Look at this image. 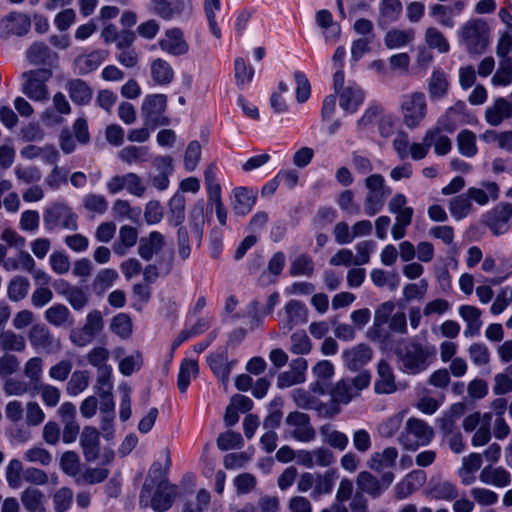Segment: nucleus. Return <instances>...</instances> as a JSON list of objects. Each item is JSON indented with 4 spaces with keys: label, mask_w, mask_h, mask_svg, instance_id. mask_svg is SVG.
<instances>
[{
    "label": "nucleus",
    "mask_w": 512,
    "mask_h": 512,
    "mask_svg": "<svg viewBox=\"0 0 512 512\" xmlns=\"http://www.w3.org/2000/svg\"><path fill=\"white\" fill-rule=\"evenodd\" d=\"M435 352V347L430 344L415 340L407 341L397 350L399 367L406 374H419L432 364Z\"/></svg>",
    "instance_id": "obj_1"
},
{
    "label": "nucleus",
    "mask_w": 512,
    "mask_h": 512,
    "mask_svg": "<svg viewBox=\"0 0 512 512\" xmlns=\"http://www.w3.org/2000/svg\"><path fill=\"white\" fill-rule=\"evenodd\" d=\"M177 496V487L166 479H161L157 484L147 479L140 495V502L145 506H151L155 512H165L172 506Z\"/></svg>",
    "instance_id": "obj_2"
},
{
    "label": "nucleus",
    "mask_w": 512,
    "mask_h": 512,
    "mask_svg": "<svg viewBox=\"0 0 512 512\" xmlns=\"http://www.w3.org/2000/svg\"><path fill=\"white\" fill-rule=\"evenodd\" d=\"M458 42L469 53H481L489 42L488 23L480 18L467 20L457 31Z\"/></svg>",
    "instance_id": "obj_3"
},
{
    "label": "nucleus",
    "mask_w": 512,
    "mask_h": 512,
    "mask_svg": "<svg viewBox=\"0 0 512 512\" xmlns=\"http://www.w3.org/2000/svg\"><path fill=\"white\" fill-rule=\"evenodd\" d=\"M434 438L433 428L424 420L411 417L398 436V443L403 449L416 451L419 447L427 446Z\"/></svg>",
    "instance_id": "obj_4"
},
{
    "label": "nucleus",
    "mask_w": 512,
    "mask_h": 512,
    "mask_svg": "<svg viewBox=\"0 0 512 512\" xmlns=\"http://www.w3.org/2000/svg\"><path fill=\"white\" fill-rule=\"evenodd\" d=\"M400 112L404 125L414 130L421 127L428 113L426 96L422 92H412L403 96Z\"/></svg>",
    "instance_id": "obj_5"
},
{
    "label": "nucleus",
    "mask_w": 512,
    "mask_h": 512,
    "mask_svg": "<svg viewBox=\"0 0 512 512\" xmlns=\"http://www.w3.org/2000/svg\"><path fill=\"white\" fill-rule=\"evenodd\" d=\"M52 77L50 69H36L22 74L21 91L33 101L42 102L48 99L46 83Z\"/></svg>",
    "instance_id": "obj_6"
},
{
    "label": "nucleus",
    "mask_w": 512,
    "mask_h": 512,
    "mask_svg": "<svg viewBox=\"0 0 512 512\" xmlns=\"http://www.w3.org/2000/svg\"><path fill=\"white\" fill-rule=\"evenodd\" d=\"M103 329V314L101 311L93 309L86 314L83 326L70 332L69 339L74 345L84 347L90 344Z\"/></svg>",
    "instance_id": "obj_7"
},
{
    "label": "nucleus",
    "mask_w": 512,
    "mask_h": 512,
    "mask_svg": "<svg viewBox=\"0 0 512 512\" xmlns=\"http://www.w3.org/2000/svg\"><path fill=\"white\" fill-rule=\"evenodd\" d=\"M44 225L48 230L62 228L70 231L78 229V216L64 203H53L44 211Z\"/></svg>",
    "instance_id": "obj_8"
},
{
    "label": "nucleus",
    "mask_w": 512,
    "mask_h": 512,
    "mask_svg": "<svg viewBox=\"0 0 512 512\" xmlns=\"http://www.w3.org/2000/svg\"><path fill=\"white\" fill-rule=\"evenodd\" d=\"M286 436L296 441L308 443L316 438V431L310 422V417L302 412L294 411L285 419Z\"/></svg>",
    "instance_id": "obj_9"
},
{
    "label": "nucleus",
    "mask_w": 512,
    "mask_h": 512,
    "mask_svg": "<svg viewBox=\"0 0 512 512\" xmlns=\"http://www.w3.org/2000/svg\"><path fill=\"white\" fill-rule=\"evenodd\" d=\"M167 106V98L163 94L148 95L144 98L141 113L147 125L157 126L168 124L164 113Z\"/></svg>",
    "instance_id": "obj_10"
},
{
    "label": "nucleus",
    "mask_w": 512,
    "mask_h": 512,
    "mask_svg": "<svg viewBox=\"0 0 512 512\" xmlns=\"http://www.w3.org/2000/svg\"><path fill=\"white\" fill-rule=\"evenodd\" d=\"M511 220L512 204L501 203L485 214L484 222L494 235L499 236L509 230Z\"/></svg>",
    "instance_id": "obj_11"
},
{
    "label": "nucleus",
    "mask_w": 512,
    "mask_h": 512,
    "mask_svg": "<svg viewBox=\"0 0 512 512\" xmlns=\"http://www.w3.org/2000/svg\"><path fill=\"white\" fill-rule=\"evenodd\" d=\"M393 481L394 474L392 472L384 473L381 480H379L370 472L362 471L356 479L358 488L372 497H379Z\"/></svg>",
    "instance_id": "obj_12"
},
{
    "label": "nucleus",
    "mask_w": 512,
    "mask_h": 512,
    "mask_svg": "<svg viewBox=\"0 0 512 512\" xmlns=\"http://www.w3.org/2000/svg\"><path fill=\"white\" fill-rule=\"evenodd\" d=\"M159 48L172 56H182L189 52V44L180 28L167 29L158 41Z\"/></svg>",
    "instance_id": "obj_13"
},
{
    "label": "nucleus",
    "mask_w": 512,
    "mask_h": 512,
    "mask_svg": "<svg viewBox=\"0 0 512 512\" xmlns=\"http://www.w3.org/2000/svg\"><path fill=\"white\" fill-rule=\"evenodd\" d=\"M28 339L32 347L54 353L61 349V341L53 336L44 324H36L31 327Z\"/></svg>",
    "instance_id": "obj_14"
},
{
    "label": "nucleus",
    "mask_w": 512,
    "mask_h": 512,
    "mask_svg": "<svg viewBox=\"0 0 512 512\" xmlns=\"http://www.w3.org/2000/svg\"><path fill=\"white\" fill-rule=\"evenodd\" d=\"M465 7L466 3L462 0H457L450 5L433 4L429 8V15L441 26L453 28L455 26L454 18L459 16Z\"/></svg>",
    "instance_id": "obj_15"
},
{
    "label": "nucleus",
    "mask_w": 512,
    "mask_h": 512,
    "mask_svg": "<svg viewBox=\"0 0 512 512\" xmlns=\"http://www.w3.org/2000/svg\"><path fill=\"white\" fill-rule=\"evenodd\" d=\"M339 106L346 113L353 114L363 104L365 92L356 83H348L338 91Z\"/></svg>",
    "instance_id": "obj_16"
},
{
    "label": "nucleus",
    "mask_w": 512,
    "mask_h": 512,
    "mask_svg": "<svg viewBox=\"0 0 512 512\" xmlns=\"http://www.w3.org/2000/svg\"><path fill=\"white\" fill-rule=\"evenodd\" d=\"M344 366L356 371L366 365L372 358V350L366 344H359L342 352Z\"/></svg>",
    "instance_id": "obj_17"
},
{
    "label": "nucleus",
    "mask_w": 512,
    "mask_h": 512,
    "mask_svg": "<svg viewBox=\"0 0 512 512\" xmlns=\"http://www.w3.org/2000/svg\"><path fill=\"white\" fill-rule=\"evenodd\" d=\"M307 368L308 363L304 358L292 360L289 371L283 372L278 376V387L287 388L295 384L303 383L306 380Z\"/></svg>",
    "instance_id": "obj_18"
},
{
    "label": "nucleus",
    "mask_w": 512,
    "mask_h": 512,
    "mask_svg": "<svg viewBox=\"0 0 512 512\" xmlns=\"http://www.w3.org/2000/svg\"><path fill=\"white\" fill-rule=\"evenodd\" d=\"M307 308L297 300H290L284 306V316L281 319V326L286 331H291L293 327L303 324L307 321Z\"/></svg>",
    "instance_id": "obj_19"
},
{
    "label": "nucleus",
    "mask_w": 512,
    "mask_h": 512,
    "mask_svg": "<svg viewBox=\"0 0 512 512\" xmlns=\"http://www.w3.org/2000/svg\"><path fill=\"white\" fill-rule=\"evenodd\" d=\"M469 199L479 206H485L490 201H496L500 196V187L494 181H483L481 187H470L466 191Z\"/></svg>",
    "instance_id": "obj_20"
},
{
    "label": "nucleus",
    "mask_w": 512,
    "mask_h": 512,
    "mask_svg": "<svg viewBox=\"0 0 512 512\" xmlns=\"http://www.w3.org/2000/svg\"><path fill=\"white\" fill-rule=\"evenodd\" d=\"M425 480L426 476L423 471H411L396 484L395 497L399 500L408 498L425 483Z\"/></svg>",
    "instance_id": "obj_21"
},
{
    "label": "nucleus",
    "mask_w": 512,
    "mask_h": 512,
    "mask_svg": "<svg viewBox=\"0 0 512 512\" xmlns=\"http://www.w3.org/2000/svg\"><path fill=\"white\" fill-rule=\"evenodd\" d=\"M208 218L209 215L205 212L204 200L202 198L198 199L189 209L188 225L199 243L202 241L204 227Z\"/></svg>",
    "instance_id": "obj_22"
},
{
    "label": "nucleus",
    "mask_w": 512,
    "mask_h": 512,
    "mask_svg": "<svg viewBox=\"0 0 512 512\" xmlns=\"http://www.w3.org/2000/svg\"><path fill=\"white\" fill-rule=\"evenodd\" d=\"M512 117V104L505 98H497L485 111V120L491 126H499Z\"/></svg>",
    "instance_id": "obj_23"
},
{
    "label": "nucleus",
    "mask_w": 512,
    "mask_h": 512,
    "mask_svg": "<svg viewBox=\"0 0 512 512\" xmlns=\"http://www.w3.org/2000/svg\"><path fill=\"white\" fill-rule=\"evenodd\" d=\"M378 378L375 381L374 389L378 394H391L396 391L395 376L392 367L384 360L378 363Z\"/></svg>",
    "instance_id": "obj_24"
},
{
    "label": "nucleus",
    "mask_w": 512,
    "mask_h": 512,
    "mask_svg": "<svg viewBox=\"0 0 512 512\" xmlns=\"http://www.w3.org/2000/svg\"><path fill=\"white\" fill-rule=\"evenodd\" d=\"M458 314L466 323L465 337L479 334L483 324L481 320L482 312L479 308L472 305H461L458 308Z\"/></svg>",
    "instance_id": "obj_25"
},
{
    "label": "nucleus",
    "mask_w": 512,
    "mask_h": 512,
    "mask_svg": "<svg viewBox=\"0 0 512 512\" xmlns=\"http://www.w3.org/2000/svg\"><path fill=\"white\" fill-rule=\"evenodd\" d=\"M149 67L151 78L156 85H168L174 79V70L171 64L163 58L150 59Z\"/></svg>",
    "instance_id": "obj_26"
},
{
    "label": "nucleus",
    "mask_w": 512,
    "mask_h": 512,
    "mask_svg": "<svg viewBox=\"0 0 512 512\" xmlns=\"http://www.w3.org/2000/svg\"><path fill=\"white\" fill-rule=\"evenodd\" d=\"M80 443L87 461H94L99 454L100 433L94 427L87 426L83 429Z\"/></svg>",
    "instance_id": "obj_27"
},
{
    "label": "nucleus",
    "mask_w": 512,
    "mask_h": 512,
    "mask_svg": "<svg viewBox=\"0 0 512 512\" xmlns=\"http://www.w3.org/2000/svg\"><path fill=\"white\" fill-rule=\"evenodd\" d=\"M479 479L486 485L503 488L511 483V474L502 467H484L479 475Z\"/></svg>",
    "instance_id": "obj_28"
},
{
    "label": "nucleus",
    "mask_w": 512,
    "mask_h": 512,
    "mask_svg": "<svg viewBox=\"0 0 512 512\" xmlns=\"http://www.w3.org/2000/svg\"><path fill=\"white\" fill-rule=\"evenodd\" d=\"M448 75L441 69H435L428 80V93L431 100L443 99L449 90Z\"/></svg>",
    "instance_id": "obj_29"
},
{
    "label": "nucleus",
    "mask_w": 512,
    "mask_h": 512,
    "mask_svg": "<svg viewBox=\"0 0 512 512\" xmlns=\"http://www.w3.org/2000/svg\"><path fill=\"white\" fill-rule=\"evenodd\" d=\"M398 458L395 447H386L382 451L374 452L367 461V466L376 472L391 468Z\"/></svg>",
    "instance_id": "obj_30"
},
{
    "label": "nucleus",
    "mask_w": 512,
    "mask_h": 512,
    "mask_svg": "<svg viewBox=\"0 0 512 512\" xmlns=\"http://www.w3.org/2000/svg\"><path fill=\"white\" fill-rule=\"evenodd\" d=\"M335 373L334 365L329 360H321L312 367V374L316 382L310 385L311 391L316 394H324L325 387L322 382L330 380Z\"/></svg>",
    "instance_id": "obj_31"
},
{
    "label": "nucleus",
    "mask_w": 512,
    "mask_h": 512,
    "mask_svg": "<svg viewBox=\"0 0 512 512\" xmlns=\"http://www.w3.org/2000/svg\"><path fill=\"white\" fill-rule=\"evenodd\" d=\"M45 320L55 327L73 324V316L64 304L57 303L49 307L44 313Z\"/></svg>",
    "instance_id": "obj_32"
},
{
    "label": "nucleus",
    "mask_w": 512,
    "mask_h": 512,
    "mask_svg": "<svg viewBox=\"0 0 512 512\" xmlns=\"http://www.w3.org/2000/svg\"><path fill=\"white\" fill-rule=\"evenodd\" d=\"M480 139L488 145L511 152L512 151V130H486L481 134Z\"/></svg>",
    "instance_id": "obj_33"
},
{
    "label": "nucleus",
    "mask_w": 512,
    "mask_h": 512,
    "mask_svg": "<svg viewBox=\"0 0 512 512\" xmlns=\"http://www.w3.org/2000/svg\"><path fill=\"white\" fill-rule=\"evenodd\" d=\"M415 32L413 29H398L394 28L389 30L384 37V43L389 49H400L405 47L414 40Z\"/></svg>",
    "instance_id": "obj_34"
},
{
    "label": "nucleus",
    "mask_w": 512,
    "mask_h": 512,
    "mask_svg": "<svg viewBox=\"0 0 512 512\" xmlns=\"http://www.w3.org/2000/svg\"><path fill=\"white\" fill-rule=\"evenodd\" d=\"M163 245V235L157 231H153L147 238L141 239L138 248L139 255L145 260H150L162 249Z\"/></svg>",
    "instance_id": "obj_35"
},
{
    "label": "nucleus",
    "mask_w": 512,
    "mask_h": 512,
    "mask_svg": "<svg viewBox=\"0 0 512 512\" xmlns=\"http://www.w3.org/2000/svg\"><path fill=\"white\" fill-rule=\"evenodd\" d=\"M234 204L233 208L235 212L239 215H246L248 214L256 202V196L247 188L244 187H238L234 189Z\"/></svg>",
    "instance_id": "obj_36"
},
{
    "label": "nucleus",
    "mask_w": 512,
    "mask_h": 512,
    "mask_svg": "<svg viewBox=\"0 0 512 512\" xmlns=\"http://www.w3.org/2000/svg\"><path fill=\"white\" fill-rule=\"evenodd\" d=\"M199 374V366L197 361L192 359H184L179 368L177 385L182 393H185L193 378Z\"/></svg>",
    "instance_id": "obj_37"
},
{
    "label": "nucleus",
    "mask_w": 512,
    "mask_h": 512,
    "mask_svg": "<svg viewBox=\"0 0 512 512\" xmlns=\"http://www.w3.org/2000/svg\"><path fill=\"white\" fill-rule=\"evenodd\" d=\"M106 53L104 51H93L86 55L77 57L74 64L81 74H87L96 70L105 60Z\"/></svg>",
    "instance_id": "obj_38"
},
{
    "label": "nucleus",
    "mask_w": 512,
    "mask_h": 512,
    "mask_svg": "<svg viewBox=\"0 0 512 512\" xmlns=\"http://www.w3.org/2000/svg\"><path fill=\"white\" fill-rule=\"evenodd\" d=\"M3 22L8 32L18 36L26 34L31 27L30 18L23 13H10Z\"/></svg>",
    "instance_id": "obj_39"
},
{
    "label": "nucleus",
    "mask_w": 512,
    "mask_h": 512,
    "mask_svg": "<svg viewBox=\"0 0 512 512\" xmlns=\"http://www.w3.org/2000/svg\"><path fill=\"white\" fill-rule=\"evenodd\" d=\"M21 501L28 512H46L45 496L36 488H27L21 494Z\"/></svg>",
    "instance_id": "obj_40"
},
{
    "label": "nucleus",
    "mask_w": 512,
    "mask_h": 512,
    "mask_svg": "<svg viewBox=\"0 0 512 512\" xmlns=\"http://www.w3.org/2000/svg\"><path fill=\"white\" fill-rule=\"evenodd\" d=\"M68 92L72 101L79 105H86L92 98L91 88L80 79L71 80L68 85Z\"/></svg>",
    "instance_id": "obj_41"
},
{
    "label": "nucleus",
    "mask_w": 512,
    "mask_h": 512,
    "mask_svg": "<svg viewBox=\"0 0 512 512\" xmlns=\"http://www.w3.org/2000/svg\"><path fill=\"white\" fill-rule=\"evenodd\" d=\"M168 221L173 226L182 225L185 217V197L181 193H175L169 200Z\"/></svg>",
    "instance_id": "obj_42"
},
{
    "label": "nucleus",
    "mask_w": 512,
    "mask_h": 512,
    "mask_svg": "<svg viewBox=\"0 0 512 512\" xmlns=\"http://www.w3.org/2000/svg\"><path fill=\"white\" fill-rule=\"evenodd\" d=\"M449 211L456 220H462L472 213L473 204L467 193L452 198L449 202Z\"/></svg>",
    "instance_id": "obj_43"
},
{
    "label": "nucleus",
    "mask_w": 512,
    "mask_h": 512,
    "mask_svg": "<svg viewBox=\"0 0 512 512\" xmlns=\"http://www.w3.org/2000/svg\"><path fill=\"white\" fill-rule=\"evenodd\" d=\"M209 365L213 373L221 380L224 387L227 388L233 362H229L223 355L217 354L209 358Z\"/></svg>",
    "instance_id": "obj_44"
},
{
    "label": "nucleus",
    "mask_w": 512,
    "mask_h": 512,
    "mask_svg": "<svg viewBox=\"0 0 512 512\" xmlns=\"http://www.w3.org/2000/svg\"><path fill=\"white\" fill-rule=\"evenodd\" d=\"M90 375L87 371H74L66 385L68 395L75 397L83 393L89 386Z\"/></svg>",
    "instance_id": "obj_45"
},
{
    "label": "nucleus",
    "mask_w": 512,
    "mask_h": 512,
    "mask_svg": "<svg viewBox=\"0 0 512 512\" xmlns=\"http://www.w3.org/2000/svg\"><path fill=\"white\" fill-rule=\"evenodd\" d=\"M425 42L441 54H446L450 50V44L445 35L436 27H428L425 30Z\"/></svg>",
    "instance_id": "obj_46"
},
{
    "label": "nucleus",
    "mask_w": 512,
    "mask_h": 512,
    "mask_svg": "<svg viewBox=\"0 0 512 512\" xmlns=\"http://www.w3.org/2000/svg\"><path fill=\"white\" fill-rule=\"evenodd\" d=\"M476 141L477 138L474 132L467 129L460 131L457 136L459 153L465 157H474L478 152Z\"/></svg>",
    "instance_id": "obj_47"
},
{
    "label": "nucleus",
    "mask_w": 512,
    "mask_h": 512,
    "mask_svg": "<svg viewBox=\"0 0 512 512\" xmlns=\"http://www.w3.org/2000/svg\"><path fill=\"white\" fill-rule=\"evenodd\" d=\"M320 434L325 443L341 451L344 450L349 443L348 436L345 433L335 430L329 425L322 426L320 428Z\"/></svg>",
    "instance_id": "obj_48"
},
{
    "label": "nucleus",
    "mask_w": 512,
    "mask_h": 512,
    "mask_svg": "<svg viewBox=\"0 0 512 512\" xmlns=\"http://www.w3.org/2000/svg\"><path fill=\"white\" fill-rule=\"evenodd\" d=\"M370 278L375 286L388 287L391 291L396 290L400 284V277L396 272H386L382 269H373Z\"/></svg>",
    "instance_id": "obj_49"
},
{
    "label": "nucleus",
    "mask_w": 512,
    "mask_h": 512,
    "mask_svg": "<svg viewBox=\"0 0 512 512\" xmlns=\"http://www.w3.org/2000/svg\"><path fill=\"white\" fill-rule=\"evenodd\" d=\"M35 265V260L26 251H21L16 257L3 261V268L7 271L24 270L28 272L32 271Z\"/></svg>",
    "instance_id": "obj_50"
},
{
    "label": "nucleus",
    "mask_w": 512,
    "mask_h": 512,
    "mask_svg": "<svg viewBox=\"0 0 512 512\" xmlns=\"http://www.w3.org/2000/svg\"><path fill=\"white\" fill-rule=\"evenodd\" d=\"M0 348L3 351L23 352L26 348V340L24 336L11 330L4 331L0 334Z\"/></svg>",
    "instance_id": "obj_51"
},
{
    "label": "nucleus",
    "mask_w": 512,
    "mask_h": 512,
    "mask_svg": "<svg viewBox=\"0 0 512 512\" xmlns=\"http://www.w3.org/2000/svg\"><path fill=\"white\" fill-rule=\"evenodd\" d=\"M406 411H400L378 425V433L383 438H391L393 437L400 429L403 424V420L405 418Z\"/></svg>",
    "instance_id": "obj_52"
},
{
    "label": "nucleus",
    "mask_w": 512,
    "mask_h": 512,
    "mask_svg": "<svg viewBox=\"0 0 512 512\" xmlns=\"http://www.w3.org/2000/svg\"><path fill=\"white\" fill-rule=\"evenodd\" d=\"M29 280L22 276H15L8 284L7 295L11 301L18 302L24 299L29 291Z\"/></svg>",
    "instance_id": "obj_53"
},
{
    "label": "nucleus",
    "mask_w": 512,
    "mask_h": 512,
    "mask_svg": "<svg viewBox=\"0 0 512 512\" xmlns=\"http://www.w3.org/2000/svg\"><path fill=\"white\" fill-rule=\"evenodd\" d=\"M235 81L240 89H244L250 84L254 76V69L249 67L245 60L237 57L234 61Z\"/></svg>",
    "instance_id": "obj_54"
},
{
    "label": "nucleus",
    "mask_w": 512,
    "mask_h": 512,
    "mask_svg": "<svg viewBox=\"0 0 512 512\" xmlns=\"http://www.w3.org/2000/svg\"><path fill=\"white\" fill-rule=\"evenodd\" d=\"M34 389L39 392L41 400L46 407H56L59 404L61 391L58 387L48 383H41L34 385Z\"/></svg>",
    "instance_id": "obj_55"
},
{
    "label": "nucleus",
    "mask_w": 512,
    "mask_h": 512,
    "mask_svg": "<svg viewBox=\"0 0 512 512\" xmlns=\"http://www.w3.org/2000/svg\"><path fill=\"white\" fill-rule=\"evenodd\" d=\"M316 23L321 28L327 30L325 35L327 40L335 39L339 36L340 28L338 25L334 24L333 16L330 11L326 9L319 10L316 13Z\"/></svg>",
    "instance_id": "obj_56"
},
{
    "label": "nucleus",
    "mask_w": 512,
    "mask_h": 512,
    "mask_svg": "<svg viewBox=\"0 0 512 512\" xmlns=\"http://www.w3.org/2000/svg\"><path fill=\"white\" fill-rule=\"evenodd\" d=\"M331 394L335 402L342 404L349 403L354 397L357 396V393L351 386L350 380L345 379H342L336 383Z\"/></svg>",
    "instance_id": "obj_57"
},
{
    "label": "nucleus",
    "mask_w": 512,
    "mask_h": 512,
    "mask_svg": "<svg viewBox=\"0 0 512 512\" xmlns=\"http://www.w3.org/2000/svg\"><path fill=\"white\" fill-rule=\"evenodd\" d=\"M119 239L121 245H118L114 248V251L119 255H124L126 253V249L133 247L138 239L137 230L134 227L124 225L119 230Z\"/></svg>",
    "instance_id": "obj_58"
},
{
    "label": "nucleus",
    "mask_w": 512,
    "mask_h": 512,
    "mask_svg": "<svg viewBox=\"0 0 512 512\" xmlns=\"http://www.w3.org/2000/svg\"><path fill=\"white\" fill-rule=\"evenodd\" d=\"M110 329L120 338H128L132 333V322L130 317L125 313L117 314L111 321Z\"/></svg>",
    "instance_id": "obj_59"
},
{
    "label": "nucleus",
    "mask_w": 512,
    "mask_h": 512,
    "mask_svg": "<svg viewBox=\"0 0 512 512\" xmlns=\"http://www.w3.org/2000/svg\"><path fill=\"white\" fill-rule=\"evenodd\" d=\"M433 136L434 133L432 131H426L422 142H414L409 146V156L416 161L424 159L431 148Z\"/></svg>",
    "instance_id": "obj_60"
},
{
    "label": "nucleus",
    "mask_w": 512,
    "mask_h": 512,
    "mask_svg": "<svg viewBox=\"0 0 512 512\" xmlns=\"http://www.w3.org/2000/svg\"><path fill=\"white\" fill-rule=\"evenodd\" d=\"M500 59L499 68L491 81L494 85L507 86L512 81V59Z\"/></svg>",
    "instance_id": "obj_61"
},
{
    "label": "nucleus",
    "mask_w": 512,
    "mask_h": 512,
    "mask_svg": "<svg viewBox=\"0 0 512 512\" xmlns=\"http://www.w3.org/2000/svg\"><path fill=\"white\" fill-rule=\"evenodd\" d=\"M52 501L55 512H66L72 505L73 491L68 487H62L53 494Z\"/></svg>",
    "instance_id": "obj_62"
},
{
    "label": "nucleus",
    "mask_w": 512,
    "mask_h": 512,
    "mask_svg": "<svg viewBox=\"0 0 512 512\" xmlns=\"http://www.w3.org/2000/svg\"><path fill=\"white\" fill-rule=\"evenodd\" d=\"M85 209L94 214H104L108 209V202L101 194L89 193L83 198Z\"/></svg>",
    "instance_id": "obj_63"
},
{
    "label": "nucleus",
    "mask_w": 512,
    "mask_h": 512,
    "mask_svg": "<svg viewBox=\"0 0 512 512\" xmlns=\"http://www.w3.org/2000/svg\"><path fill=\"white\" fill-rule=\"evenodd\" d=\"M66 301L75 311H82L89 304L90 294L86 288L75 286Z\"/></svg>",
    "instance_id": "obj_64"
}]
</instances>
